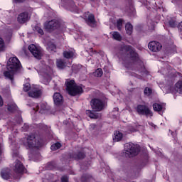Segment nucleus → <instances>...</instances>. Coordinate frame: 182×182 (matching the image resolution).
Segmentation results:
<instances>
[{"instance_id": "obj_42", "label": "nucleus", "mask_w": 182, "mask_h": 182, "mask_svg": "<svg viewBox=\"0 0 182 182\" xmlns=\"http://www.w3.org/2000/svg\"><path fill=\"white\" fill-rule=\"evenodd\" d=\"M14 2L16 4H23L25 2V0H14Z\"/></svg>"}, {"instance_id": "obj_5", "label": "nucleus", "mask_w": 182, "mask_h": 182, "mask_svg": "<svg viewBox=\"0 0 182 182\" xmlns=\"http://www.w3.org/2000/svg\"><path fill=\"white\" fill-rule=\"evenodd\" d=\"M140 145L133 143L127 144L125 146V157H134L140 153Z\"/></svg>"}, {"instance_id": "obj_25", "label": "nucleus", "mask_w": 182, "mask_h": 182, "mask_svg": "<svg viewBox=\"0 0 182 182\" xmlns=\"http://www.w3.org/2000/svg\"><path fill=\"white\" fill-rule=\"evenodd\" d=\"M125 31L127 35H132L133 33V26L130 23H127L125 25Z\"/></svg>"}, {"instance_id": "obj_26", "label": "nucleus", "mask_w": 182, "mask_h": 182, "mask_svg": "<svg viewBox=\"0 0 182 182\" xmlns=\"http://www.w3.org/2000/svg\"><path fill=\"white\" fill-rule=\"evenodd\" d=\"M47 49L49 50V52H56V44L52 42L48 43Z\"/></svg>"}, {"instance_id": "obj_36", "label": "nucleus", "mask_w": 182, "mask_h": 182, "mask_svg": "<svg viewBox=\"0 0 182 182\" xmlns=\"http://www.w3.org/2000/svg\"><path fill=\"white\" fill-rule=\"evenodd\" d=\"M55 167H56V165L55 164L54 161L48 163V168H49L50 170H53V168H55Z\"/></svg>"}, {"instance_id": "obj_43", "label": "nucleus", "mask_w": 182, "mask_h": 182, "mask_svg": "<svg viewBox=\"0 0 182 182\" xmlns=\"http://www.w3.org/2000/svg\"><path fill=\"white\" fill-rule=\"evenodd\" d=\"M178 29L179 32H182V22H181L178 24Z\"/></svg>"}, {"instance_id": "obj_8", "label": "nucleus", "mask_w": 182, "mask_h": 182, "mask_svg": "<svg viewBox=\"0 0 182 182\" xmlns=\"http://www.w3.org/2000/svg\"><path fill=\"white\" fill-rule=\"evenodd\" d=\"M136 111L139 114V116H153V112L147 105H138L136 107Z\"/></svg>"}, {"instance_id": "obj_12", "label": "nucleus", "mask_w": 182, "mask_h": 182, "mask_svg": "<svg viewBox=\"0 0 182 182\" xmlns=\"http://www.w3.org/2000/svg\"><path fill=\"white\" fill-rule=\"evenodd\" d=\"M148 48L152 52H160L163 46L158 41H151L148 44Z\"/></svg>"}, {"instance_id": "obj_16", "label": "nucleus", "mask_w": 182, "mask_h": 182, "mask_svg": "<svg viewBox=\"0 0 182 182\" xmlns=\"http://www.w3.org/2000/svg\"><path fill=\"white\" fill-rule=\"evenodd\" d=\"M17 21L18 23L28 22L29 21V14H28V12L21 13L17 18Z\"/></svg>"}, {"instance_id": "obj_2", "label": "nucleus", "mask_w": 182, "mask_h": 182, "mask_svg": "<svg viewBox=\"0 0 182 182\" xmlns=\"http://www.w3.org/2000/svg\"><path fill=\"white\" fill-rule=\"evenodd\" d=\"M6 69L7 71L4 73L5 77L13 81L14 76L21 69V61L16 57L10 58L7 63Z\"/></svg>"}, {"instance_id": "obj_27", "label": "nucleus", "mask_w": 182, "mask_h": 182, "mask_svg": "<svg viewBox=\"0 0 182 182\" xmlns=\"http://www.w3.org/2000/svg\"><path fill=\"white\" fill-rule=\"evenodd\" d=\"M61 147H62V144H60V142H56L54 144L51 145L50 149L53 151H55V150H59V149H60Z\"/></svg>"}, {"instance_id": "obj_14", "label": "nucleus", "mask_w": 182, "mask_h": 182, "mask_svg": "<svg viewBox=\"0 0 182 182\" xmlns=\"http://www.w3.org/2000/svg\"><path fill=\"white\" fill-rule=\"evenodd\" d=\"M54 105L55 106H62L63 105V96L59 92H55L53 97Z\"/></svg>"}, {"instance_id": "obj_35", "label": "nucleus", "mask_w": 182, "mask_h": 182, "mask_svg": "<svg viewBox=\"0 0 182 182\" xmlns=\"http://www.w3.org/2000/svg\"><path fill=\"white\" fill-rule=\"evenodd\" d=\"M176 87L178 89L180 93L182 95V81H178L176 83Z\"/></svg>"}, {"instance_id": "obj_30", "label": "nucleus", "mask_w": 182, "mask_h": 182, "mask_svg": "<svg viewBox=\"0 0 182 182\" xmlns=\"http://www.w3.org/2000/svg\"><path fill=\"white\" fill-rule=\"evenodd\" d=\"M94 76L96 77H102L103 76V70L102 68H98L94 73Z\"/></svg>"}, {"instance_id": "obj_34", "label": "nucleus", "mask_w": 182, "mask_h": 182, "mask_svg": "<svg viewBox=\"0 0 182 182\" xmlns=\"http://www.w3.org/2000/svg\"><path fill=\"white\" fill-rule=\"evenodd\" d=\"M168 25L171 28H176L177 26V23H176V20L171 18L168 21Z\"/></svg>"}, {"instance_id": "obj_7", "label": "nucleus", "mask_w": 182, "mask_h": 182, "mask_svg": "<svg viewBox=\"0 0 182 182\" xmlns=\"http://www.w3.org/2000/svg\"><path fill=\"white\" fill-rule=\"evenodd\" d=\"M60 28V23L56 20H51L44 24V29L49 33H52L53 31H56V29H59Z\"/></svg>"}, {"instance_id": "obj_17", "label": "nucleus", "mask_w": 182, "mask_h": 182, "mask_svg": "<svg viewBox=\"0 0 182 182\" xmlns=\"http://www.w3.org/2000/svg\"><path fill=\"white\" fill-rule=\"evenodd\" d=\"M11 176H12V173H11V169L9 168H5L1 170V177L3 178L4 180H9Z\"/></svg>"}, {"instance_id": "obj_32", "label": "nucleus", "mask_w": 182, "mask_h": 182, "mask_svg": "<svg viewBox=\"0 0 182 182\" xmlns=\"http://www.w3.org/2000/svg\"><path fill=\"white\" fill-rule=\"evenodd\" d=\"M123 22L124 21L122 18H119L117 21V28L118 31H122V26H123Z\"/></svg>"}, {"instance_id": "obj_38", "label": "nucleus", "mask_w": 182, "mask_h": 182, "mask_svg": "<svg viewBox=\"0 0 182 182\" xmlns=\"http://www.w3.org/2000/svg\"><path fill=\"white\" fill-rule=\"evenodd\" d=\"M4 48H5V43L4 42V39H2V38H0V52H2Z\"/></svg>"}, {"instance_id": "obj_40", "label": "nucleus", "mask_w": 182, "mask_h": 182, "mask_svg": "<svg viewBox=\"0 0 182 182\" xmlns=\"http://www.w3.org/2000/svg\"><path fill=\"white\" fill-rule=\"evenodd\" d=\"M149 163V156L146 155L144 159V161L142 162V166H146Z\"/></svg>"}, {"instance_id": "obj_15", "label": "nucleus", "mask_w": 182, "mask_h": 182, "mask_svg": "<svg viewBox=\"0 0 182 182\" xmlns=\"http://www.w3.org/2000/svg\"><path fill=\"white\" fill-rule=\"evenodd\" d=\"M14 171L18 174H22V173L25 171V166H23V164L21 162V161L16 160L15 161Z\"/></svg>"}, {"instance_id": "obj_9", "label": "nucleus", "mask_w": 182, "mask_h": 182, "mask_svg": "<svg viewBox=\"0 0 182 182\" xmlns=\"http://www.w3.org/2000/svg\"><path fill=\"white\" fill-rule=\"evenodd\" d=\"M63 5L66 8H68L71 12H75V14H79V7L75 5V1L73 0H63Z\"/></svg>"}, {"instance_id": "obj_3", "label": "nucleus", "mask_w": 182, "mask_h": 182, "mask_svg": "<svg viewBox=\"0 0 182 182\" xmlns=\"http://www.w3.org/2000/svg\"><path fill=\"white\" fill-rule=\"evenodd\" d=\"M119 53L121 55H126V58L131 60L132 63H137L140 60L139 53L132 46L123 44L119 47Z\"/></svg>"}, {"instance_id": "obj_11", "label": "nucleus", "mask_w": 182, "mask_h": 182, "mask_svg": "<svg viewBox=\"0 0 182 182\" xmlns=\"http://www.w3.org/2000/svg\"><path fill=\"white\" fill-rule=\"evenodd\" d=\"M28 50L31 52V53H32L34 58H36V59H41L42 53L41 52V50L34 44H31L28 46Z\"/></svg>"}, {"instance_id": "obj_41", "label": "nucleus", "mask_w": 182, "mask_h": 182, "mask_svg": "<svg viewBox=\"0 0 182 182\" xmlns=\"http://www.w3.org/2000/svg\"><path fill=\"white\" fill-rule=\"evenodd\" d=\"M23 130H25V132H28V130L29 129V125L24 124V125L23 126Z\"/></svg>"}, {"instance_id": "obj_10", "label": "nucleus", "mask_w": 182, "mask_h": 182, "mask_svg": "<svg viewBox=\"0 0 182 182\" xmlns=\"http://www.w3.org/2000/svg\"><path fill=\"white\" fill-rule=\"evenodd\" d=\"M83 16L87 25H96V18H95V14L90 13V11H87L84 14Z\"/></svg>"}, {"instance_id": "obj_39", "label": "nucleus", "mask_w": 182, "mask_h": 182, "mask_svg": "<svg viewBox=\"0 0 182 182\" xmlns=\"http://www.w3.org/2000/svg\"><path fill=\"white\" fill-rule=\"evenodd\" d=\"M60 180L61 182H69V177L65 175L61 177Z\"/></svg>"}, {"instance_id": "obj_24", "label": "nucleus", "mask_w": 182, "mask_h": 182, "mask_svg": "<svg viewBox=\"0 0 182 182\" xmlns=\"http://www.w3.org/2000/svg\"><path fill=\"white\" fill-rule=\"evenodd\" d=\"M92 180H93V177L89 173H83L81 176L82 182H90Z\"/></svg>"}, {"instance_id": "obj_4", "label": "nucleus", "mask_w": 182, "mask_h": 182, "mask_svg": "<svg viewBox=\"0 0 182 182\" xmlns=\"http://www.w3.org/2000/svg\"><path fill=\"white\" fill-rule=\"evenodd\" d=\"M67 92L70 96H77V95H81L83 93V88L77 85L74 80H70L65 82Z\"/></svg>"}, {"instance_id": "obj_47", "label": "nucleus", "mask_w": 182, "mask_h": 182, "mask_svg": "<svg viewBox=\"0 0 182 182\" xmlns=\"http://www.w3.org/2000/svg\"><path fill=\"white\" fill-rule=\"evenodd\" d=\"M90 1H92V2H95V0H90Z\"/></svg>"}, {"instance_id": "obj_1", "label": "nucleus", "mask_w": 182, "mask_h": 182, "mask_svg": "<svg viewBox=\"0 0 182 182\" xmlns=\"http://www.w3.org/2000/svg\"><path fill=\"white\" fill-rule=\"evenodd\" d=\"M23 145L27 150H33L34 149H41L45 145L43 138L38 136L35 133L30 134L26 138V141H23Z\"/></svg>"}, {"instance_id": "obj_23", "label": "nucleus", "mask_w": 182, "mask_h": 182, "mask_svg": "<svg viewBox=\"0 0 182 182\" xmlns=\"http://www.w3.org/2000/svg\"><path fill=\"white\" fill-rule=\"evenodd\" d=\"M86 114L90 119H99V117H100V114H99V113L94 112L92 110H87Z\"/></svg>"}, {"instance_id": "obj_46", "label": "nucleus", "mask_w": 182, "mask_h": 182, "mask_svg": "<svg viewBox=\"0 0 182 182\" xmlns=\"http://www.w3.org/2000/svg\"><path fill=\"white\" fill-rule=\"evenodd\" d=\"M73 70L75 72V67H73Z\"/></svg>"}, {"instance_id": "obj_21", "label": "nucleus", "mask_w": 182, "mask_h": 182, "mask_svg": "<svg viewBox=\"0 0 182 182\" xmlns=\"http://www.w3.org/2000/svg\"><path fill=\"white\" fill-rule=\"evenodd\" d=\"M123 139V133L120 132V131H116L114 133L113 140L114 141H121Z\"/></svg>"}, {"instance_id": "obj_18", "label": "nucleus", "mask_w": 182, "mask_h": 182, "mask_svg": "<svg viewBox=\"0 0 182 182\" xmlns=\"http://www.w3.org/2000/svg\"><path fill=\"white\" fill-rule=\"evenodd\" d=\"M41 95L42 91L41 90H31L28 92L29 97H34L35 99L41 97Z\"/></svg>"}, {"instance_id": "obj_33", "label": "nucleus", "mask_w": 182, "mask_h": 182, "mask_svg": "<svg viewBox=\"0 0 182 182\" xmlns=\"http://www.w3.org/2000/svg\"><path fill=\"white\" fill-rule=\"evenodd\" d=\"M35 31L36 32H37L38 33H39V35H44L45 33L43 32V29H42L41 27H39L38 26H35Z\"/></svg>"}, {"instance_id": "obj_19", "label": "nucleus", "mask_w": 182, "mask_h": 182, "mask_svg": "<svg viewBox=\"0 0 182 182\" xmlns=\"http://www.w3.org/2000/svg\"><path fill=\"white\" fill-rule=\"evenodd\" d=\"M18 105L15 102L9 103L7 105V110L10 113H16L18 110Z\"/></svg>"}, {"instance_id": "obj_45", "label": "nucleus", "mask_w": 182, "mask_h": 182, "mask_svg": "<svg viewBox=\"0 0 182 182\" xmlns=\"http://www.w3.org/2000/svg\"><path fill=\"white\" fill-rule=\"evenodd\" d=\"M129 130H130L131 132H136V128H134V127H129Z\"/></svg>"}, {"instance_id": "obj_44", "label": "nucleus", "mask_w": 182, "mask_h": 182, "mask_svg": "<svg viewBox=\"0 0 182 182\" xmlns=\"http://www.w3.org/2000/svg\"><path fill=\"white\" fill-rule=\"evenodd\" d=\"M4 106V99H2V96L0 95V107Z\"/></svg>"}, {"instance_id": "obj_31", "label": "nucleus", "mask_w": 182, "mask_h": 182, "mask_svg": "<svg viewBox=\"0 0 182 182\" xmlns=\"http://www.w3.org/2000/svg\"><path fill=\"white\" fill-rule=\"evenodd\" d=\"M151 93H153V90L149 87H146L144 90V94L145 96H151Z\"/></svg>"}, {"instance_id": "obj_22", "label": "nucleus", "mask_w": 182, "mask_h": 182, "mask_svg": "<svg viewBox=\"0 0 182 182\" xmlns=\"http://www.w3.org/2000/svg\"><path fill=\"white\" fill-rule=\"evenodd\" d=\"M152 107L154 112H158L159 114H161V113H163V105H161V104L154 103Z\"/></svg>"}, {"instance_id": "obj_6", "label": "nucleus", "mask_w": 182, "mask_h": 182, "mask_svg": "<svg viewBox=\"0 0 182 182\" xmlns=\"http://www.w3.org/2000/svg\"><path fill=\"white\" fill-rule=\"evenodd\" d=\"M90 106L94 112H102L105 109V101L100 98H93L90 101Z\"/></svg>"}, {"instance_id": "obj_13", "label": "nucleus", "mask_w": 182, "mask_h": 182, "mask_svg": "<svg viewBox=\"0 0 182 182\" xmlns=\"http://www.w3.org/2000/svg\"><path fill=\"white\" fill-rule=\"evenodd\" d=\"M69 157L74 160H83L86 157V154L83 151H77V152L70 154Z\"/></svg>"}, {"instance_id": "obj_28", "label": "nucleus", "mask_w": 182, "mask_h": 182, "mask_svg": "<svg viewBox=\"0 0 182 182\" xmlns=\"http://www.w3.org/2000/svg\"><path fill=\"white\" fill-rule=\"evenodd\" d=\"M112 38L115 41H122V36L119 32L114 31L112 33Z\"/></svg>"}, {"instance_id": "obj_20", "label": "nucleus", "mask_w": 182, "mask_h": 182, "mask_svg": "<svg viewBox=\"0 0 182 182\" xmlns=\"http://www.w3.org/2000/svg\"><path fill=\"white\" fill-rule=\"evenodd\" d=\"M63 56L65 58V59H72L75 56V52L73 50H65L63 53Z\"/></svg>"}, {"instance_id": "obj_29", "label": "nucleus", "mask_w": 182, "mask_h": 182, "mask_svg": "<svg viewBox=\"0 0 182 182\" xmlns=\"http://www.w3.org/2000/svg\"><path fill=\"white\" fill-rule=\"evenodd\" d=\"M66 65L65 64V61L63 60H58L57 61V68L59 69H65Z\"/></svg>"}, {"instance_id": "obj_37", "label": "nucleus", "mask_w": 182, "mask_h": 182, "mask_svg": "<svg viewBox=\"0 0 182 182\" xmlns=\"http://www.w3.org/2000/svg\"><path fill=\"white\" fill-rule=\"evenodd\" d=\"M23 90L24 92H29L31 90V84L26 83L23 85Z\"/></svg>"}]
</instances>
